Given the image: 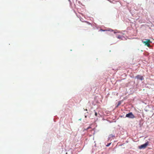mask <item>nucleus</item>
I'll return each mask as SVG.
<instances>
[{"label": "nucleus", "instance_id": "1a4fd4ad", "mask_svg": "<svg viewBox=\"0 0 154 154\" xmlns=\"http://www.w3.org/2000/svg\"><path fill=\"white\" fill-rule=\"evenodd\" d=\"M91 128V127H88V128H87V130H88V129H89V128Z\"/></svg>", "mask_w": 154, "mask_h": 154}, {"label": "nucleus", "instance_id": "9b49d317", "mask_svg": "<svg viewBox=\"0 0 154 154\" xmlns=\"http://www.w3.org/2000/svg\"><path fill=\"white\" fill-rule=\"evenodd\" d=\"M86 117H87L86 116H85V117L86 118Z\"/></svg>", "mask_w": 154, "mask_h": 154}, {"label": "nucleus", "instance_id": "423d86ee", "mask_svg": "<svg viewBox=\"0 0 154 154\" xmlns=\"http://www.w3.org/2000/svg\"><path fill=\"white\" fill-rule=\"evenodd\" d=\"M117 38L118 39H121V37L120 35H119L117 36Z\"/></svg>", "mask_w": 154, "mask_h": 154}, {"label": "nucleus", "instance_id": "f03ea898", "mask_svg": "<svg viewBox=\"0 0 154 154\" xmlns=\"http://www.w3.org/2000/svg\"><path fill=\"white\" fill-rule=\"evenodd\" d=\"M146 41H142V42L144 44L146 45L148 47H149L150 46V45L149 43L151 42L150 41V40L149 39H145Z\"/></svg>", "mask_w": 154, "mask_h": 154}, {"label": "nucleus", "instance_id": "f257e3e1", "mask_svg": "<svg viewBox=\"0 0 154 154\" xmlns=\"http://www.w3.org/2000/svg\"><path fill=\"white\" fill-rule=\"evenodd\" d=\"M149 144V142L148 141H147L145 143L141 145L140 146H138V148L139 149H145L148 145Z\"/></svg>", "mask_w": 154, "mask_h": 154}, {"label": "nucleus", "instance_id": "39448f33", "mask_svg": "<svg viewBox=\"0 0 154 154\" xmlns=\"http://www.w3.org/2000/svg\"><path fill=\"white\" fill-rule=\"evenodd\" d=\"M121 104V103L119 101L118 102V103L117 106H116L117 107H118L119 105H120Z\"/></svg>", "mask_w": 154, "mask_h": 154}, {"label": "nucleus", "instance_id": "0eeeda50", "mask_svg": "<svg viewBox=\"0 0 154 154\" xmlns=\"http://www.w3.org/2000/svg\"><path fill=\"white\" fill-rule=\"evenodd\" d=\"M111 144V143H108L106 145V146H109V145Z\"/></svg>", "mask_w": 154, "mask_h": 154}, {"label": "nucleus", "instance_id": "9d476101", "mask_svg": "<svg viewBox=\"0 0 154 154\" xmlns=\"http://www.w3.org/2000/svg\"><path fill=\"white\" fill-rule=\"evenodd\" d=\"M85 110L86 111H87V109H85Z\"/></svg>", "mask_w": 154, "mask_h": 154}, {"label": "nucleus", "instance_id": "7ed1b4c3", "mask_svg": "<svg viewBox=\"0 0 154 154\" xmlns=\"http://www.w3.org/2000/svg\"><path fill=\"white\" fill-rule=\"evenodd\" d=\"M125 116L126 117L131 119H134L135 118V116L131 112L127 114Z\"/></svg>", "mask_w": 154, "mask_h": 154}, {"label": "nucleus", "instance_id": "6e6552de", "mask_svg": "<svg viewBox=\"0 0 154 154\" xmlns=\"http://www.w3.org/2000/svg\"><path fill=\"white\" fill-rule=\"evenodd\" d=\"M95 115L96 116H97V112H95Z\"/></svg>", "mask_w": 154, "mask_h": 154}, {"label": "nucleus", "instance_id": "20e7f679", "mask_svg": "<svg viewBox=\"0 0 154 154\" xmlns=\"http://www.w3.org/2000/svg\"><path fill=\"white\" fill-rule=\"evenodd\" d=\"M136 78L138 79H140L141 80H142L144 79L143 77V76L137 75L136 76Z\"/></svg>", "mask_w": 154, "mask_h": 154}]
</instances>
